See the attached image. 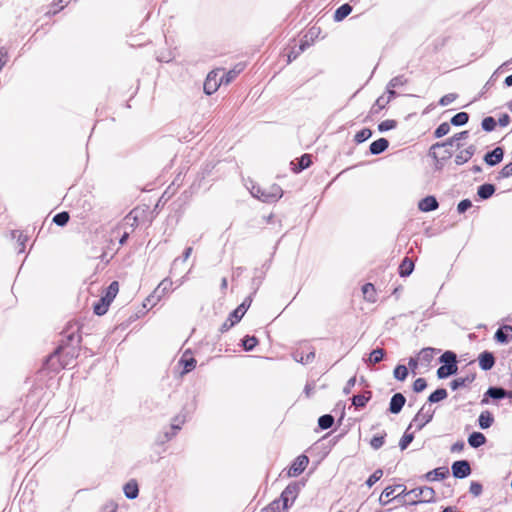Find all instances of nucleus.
<instances>
[{
    "label": "nucleus",
    "instance_id": "nucleus-4",
    "mask_svg": "<svg viewBox=\"0 0 512 512\" xmlns=\"http://www.w3.org/2000/svg\"><path fill=\"white\" fill-rule=\"evenodd\" d=\"M252 303V295H249L244 299V301L234 309L225 320V322L220 327V332L224 333L231 329L235 324H237L242 317L245 315L246 311L250 307Z\"/></svg>",
    "mask_w": 512,
    "mask_h": 512
},
{
    "label": "nucleus",
    "instance_id": "nucleus-44",
    "mask_svg": "<svg viewBox=\"0 0 512 512\" xmlns=\"http://www.w3.org/2000/svg\"><path fill=\"white\" fill-rule=\"evenodd\" d=\"M497 125V121L492 116L483 118L481 127L485 132H492Z\"/></svg>",
    "mask_w": 512,
    "mask_h": 512
},
{
    "label": "nucleus",
    "instance_id": "nucleus-63",
    "mask_svg": "<svg viewBox=\"0 0 512 512\" xmlns=\"http://www.w3.org/2000/svg\"><path fill=\"white\" fill-rule=\"evenodd\" d=\"M385 94V99L387 100L388 103L398 96L397 92L395 91V88H390L388 84L386 86Z\"/></svg>",
    "mask_w": 512,
    "mask_h": 512
},
{
    "label": "nucleus",
    "instance_id": "nucleus-9",
    "mask_svg": "<svg viewBox=\"0 0 512 512\" xmlns=\"http://www.w3.org/2000/svg\"><path fill=\"white\" fill-rule=\"evenodd\" d=\"M282 195V188L277 184H273L267 188H264L262 194L258 195V199L261 200L262 202L272 203L279 200L282 197Z\"/></svg>",
    "mask_w": 512,
    "mask_h": 512
},
{
    "label": "nucleus",
    "instance_id": "nucleus-60",
    "mask_svg": "<svg viewBox=\"0 0 512 512\" xmlns=\"http://www.w3.org/2000/svg\"><path fill=\"white\" fill-rule=\"evenodd\" d=\"M472 207V202L471 200L469 199H463L461 200L458 205H457V211L458 213H464L466 212L469 208Z\"/></svg>",
    "mask_w": 512,
    "mask_h": 512
},
{
    "label": "nucleus",
    "instance_id": "nucleus-17",
    "mask_svg": "<svg viewBox=\"0 0 512 512\" xmlns=\"http://www.w3.org/2000/svg\"><path fill=\"white\" fill-rule=\"evenodd\" d=\"M450 472L447 467H438L426 473L424 478L427 481L443 480L449 476Z\"/></svg>",
    "mask_w": 512,
    "mask_h": 512
},
{
    "label": "nucleus",
    "instance_id": "nucleus-45",
    "mask_svg": "<svg viewBox=\"0 0 512 512\" xmlns=\"http://www.w3.org/2000/svg\"><path fill=\"white\" fill-rule=\"evenodd\" d=\"M387 104H388V102L385 99V94L381 95L380 97L377 98L374 105L372 106L371 113L378 114L382 109H384L386 107Z\"/></svg>",
    "mask_w": 512,
    "mask_h": 512
},
{
    "label": "nucleus",
    "instance_id": "nucleus-13",
    "mask_svg": "<svg viewBox=\"0 0 512 512\" xmlns=\"http://www.w3.org/2000/svg\"><path fill=\"white\" fill-rule=\"evenodd\" d=\"M405 403H406L405 396L402 393L397 392L390 399L388 411L391 414H399L401 412V410L403 409Z\"/></svg>",
    "mask_w": 512,
    "mask_h": 512
},
{
    "label": "nucleus",
    "instance_id": "nucleus-12",
    "mask_svg": "<svg viewBox=\"0 0 512 512\" xmlns=\"http://www.w3.org/2000/svg\"><path fill=\"white\" fill-rule=\"evenodd\" d=\"M173 282L169 278L163 279L153 293L147 298L148 302L152 300L159 301L168 291L171 290Z\"/></svg>",
    "mask_w": 512,
    "mask_h": 512
},
{
    "label": "nucleus",
    "instance_id": "nucleus-15",
    "mask_svg": "<svg viewBox=\"0 0 512 512\" xmlns=\"http://www.w3.org/2000/svg\"><path fill=\"white\" fill-rule=\"evenodd\" d=\"M479 366L482 370L488 371L495 365V357L492 352L483 351L478 357Z\"/></svg>",
    "mask_w": 512,
    "mask_h": 512
},
{
    "label": "nucleus",
    "instance_id": "nucleus-16",
    "mask_svg": "<svg viewBox=\"0 0 512 512\" xmlns=\"http://www.w3.org/2000/svg\"><path fill=\"white\" fill-rule=\"evenodd\" d=\"M476 146L475 145H469L466 149L461 150L456 156H455V163L457 165H463L464 163L468 162L473 155L476 153Z\"/></svg>",
    "mask_w": 512,
    "mask_h": 512
},
{
    "label": "nucleus",
    "instance_id": "nucleus-37",
    "mask_svg": "<svg viewBox=\"0 0 512 512\" xmlns=\"http://www.w3.org/2000/svg\"><path fill=\"white\" fill-rule=\"evenodd\" d=\"M110 306V303L105 300V298H100L94 305H93V312L98 315L102 316L106 314L108 311V308Z\"/></svg>",
    "mask_w": 512,
    "mask_h": 512
},
{
    "label": "nucleus",
    "instance_id": "nucleus-28",
    "mask_svg": "<svg viewBox=\"0 0 512 512\" xmlns=\"http://www.w3.org/2000/svg\"><path fill=\"white\" fill-rule=\"evenodd\" d=\"M384 356H385L384 349L376 348L371 351L368 359H364V361L367 365H375L377 363H380L383 360Z\"/></svg>",
    "mask_w": 512,
    "mask_h": 512
},
{
    "label": "nucleus",
    "instance_id": "nucleus-24",
    "mask_svg": "<svg viewBox=\"0 0 512 512\" xmlns=\"http://www.w3.org/2000/svg\"><path fill=\"white\" fill-rule=\"evenodd\" d=\"M487 442L485 435L481 432L474 431L468 436V444L472 448H479Z\"/></svg>",
    "mask_w": 512,
    "mask_h": 512
},
{
    "label": "nucleus",
    "instance_id": "nucleus-35",
    "mask_svg": "<svg viewBox=\"0 0 512 512\" xmlns=\"http://www.w3.org/2000/svg\"><path fill=\"white\" fill-rule=\"evenodd\" d=\"M412 427H413V424L410 423L409 426L407 427L406 431L404 432V435L402 436V438L399 441V447L402 451L405 450L410 445V443L414 440V433L409 432Z\"/></svg>",
    "mask_w": 512,
    "mask_h": 512
},
{
    "label": "nucleus",
    "instance_id": "nucleus-1",
    "mask_svg": "<svg viewBox=\"0 0 512 512\" xmlns=\"http://www.w3.org/2000/svg\"><path fill=\"white\" fill-rule=\"evenodd\" d=\"M78 331L79 326L77 323L69 324L63 331V339H61L55 350L45 360V366L48 370L57 372L60 369H64L78 357L79 345L82 339Z\"/></svg>",
    "mask_w": 512,
    "mask_h": 512
},
{
    "label": "nucleus",
    "instance_id": "nucleus-18",
    "mask_svg": "<svg viewBox=\"0 0 512 512\" xmlns=\"http://www.w3.org/2000/svg\"><path fill=\"white\" fill-rule=\"evenodd\" d=\"M512 337V326L504 325L497 329L494 338L498 343L506 344Z\"/></svg>",
    "mask_w": 512,
    "mask_h": 512
},
{
    "label": "nucleus",
    "instance_id": "nucleus-27",
    "mask_svg": "<svg viewBox=\"0 0 512 512\" xmlns=\"http://www.w3.org/2000/svg\"><path fill=\"white\" fill-rule=\"evenodd\" d=\"M124 494L128 499H135L138 497L139 494V488L138 484L135 480H130L124 485Z\"/></svg>",
    "mask_w": 512,
    "mask_h": 512
},
{
    "label": "nucleus",
    "instance_id": "nucleus-32",
    "mask_svg": "<svg viewBox=\"0 0 512 512\" xmlns=\"http://www.w3.org/2000/svg\"><path fill=\"white\" fill-rule=\"evenodd\" d=\"M352 9V6L348 3L341 5L334 13V20L336 22L344 20L352 12Z\"/></svg>",
    "mask_w": 512,
    "mask_h": 512
},
{
    "label": "nucleus",
    "instance_id": "nucleus-42",
    "mask_svg": "<svg viewBox=\"0 0 512 512\" xmlns=\"http://www.w3.org/2000/svg\"><path fill=\"white\" fill-rule=\"evenodd\" d=\"M408 373V368L402 364H398L393 371L394 378L399 381H404L407 378Z\"/></svg>",
    "mask_w": 512,
    "mask_h": 512
},
{
    "label": "nucleus",
    "instance_id": "nucleus-41",
    "mask_svg": "<svg viewBox=\"0 0 512 512\" xmlns=\"http://www.w3.org/2000/svg\"><path fill=\"white\" fill-rule=\"evenodd\" d=\"M258 344V339L255 336L246 335L242 339V346L245 351H252Z\"/></svg>",
    "mask_w": 512,
    "mask_h": 512
},
{
    "label": "nucleus",
    "instance_id": "nucleus-2",
    "mask_svg": "<svg viewBox=\"0 0 512 512\" xmlns=\"http://www.w3.org/2000/svg\"><path fill=\"white\" fill-rule=\"evenodd\" d=\"M439 362L442 365L437 369V377L439 379H446L452 375L457 374V355L455 352L447 350L440 357Z\"/></svg>",
    "mask_w": 512,
    "mask_h": 512
},
{
    "label": "nucleus",
    "instance_id": "nucleus-6",
    "mask_svg": "<svg viewBox=\"0 0 512 512\" xmlns=\"http://www.w3.org/2000/svg\"><path fill=\"white\" fill-rule=\"evenodd\" d=\"M468 135H469L468 131H461L459 133H456L454 136L446 139L445 141L437 142V143L433 144L430 147L429 156H431L434 159H437V154L435 153V149L453 146L454 144H456L457 149H459L461 147L460 141L466 139L468 137Z\"/></svg>",
    "mask_w": 512,
    "mask_h": 512
},
{
    "label": "nucleus",
    "instance_id": "nucleus-53",
    "mask_svg": "<svg viewBox=\"0 0 512 512\" xmlns=\"http://www.w3.org/2000/svg\"><path fill=\"white\" fill-rule=\"evenodd\" d=\"M264 511L265 512H281V511H283V509H282V501H280L279 498L273 500L270 504H268L264 508Z\"/></svg>",
    "mask_w": 512,
    "mask_h": 512
},
{
    "label": "nucleus",
    "instance_id": "nucleus-29",
    "mask_svg": "<svg viewBox=\"0 0 512 512\" xmlns=\"http://www.w3.org/2000/svg\"><path fill=\"white\" fill-rule=\"evenodd\" d=\"M372 393L371 391H366L365 394H358L352 397V405L355 408H363L366 406L368 401L371 399Z\"/></svg>",
    "mask_w": 512,
    "mask_h": 512
},
{
    "label": "nucleus",
    "instance_id": "nucleus-52",
    "mask_svg": "<svg viewBox=\"0 0 512 512\" xmlns=\"http://www.w3.org/2000/svg\"><path fill=\"white\" fill-rule=\"evenodd\" d=\"M397 126V121L388 119L384 120L378 124V130L380 132H386L388 130L394 129Z\"/></svg>",
    "mask_w": 512,
    "mask_h": 512
},
{
    "label": "nucleus",
    "instance_id": "nucleus-22",
    "mask_svg": "<svg viewBox=\"0 0 512 512\" xmlns=\"http://www.w3.org/2000/svg\"><path fill=\"white\" fill-rule=\"evenodd\" d=\"M292 357L296 362H299L302 364H308L314 360L315 351L311 350L307 354H304V352L302 350H296L292 353Z\"/></svg>",
    "mask_w": 512,
    "mask_h": 512
},
{
    "label": "nucleus",
    "instance_id": "nucleus-64",
    "mask_svg": "<svg viewBox=\"0 0 512 512\" xmlns=\"http://www.w3.org/2000/svg\"><path fill=\"white\" fill-rule=\"evenodd\" d=\"M355 383H356V377H355V376H353V377H351V378L347 381L346 385L344 386V388H343V393H344L345 395L350 394L351 389L354 387Z\"/></svg>",
    "mask_w": 512,
    "mask_h": 512
},
{
    "label": "nucleus",
    "instance_id": "nucleus-57",
    "mask_svg": "<svg viewBox=\"0 0 512 512\" xmlns=\"http://www.w3.org/2000/svg\"><path fill=\"white\" fill-rule=\"evenodd\" d=\"M427 387V382L424 378H417L413 383V391L420 393Z\"/></svg>",
    "mask_w": 512,
    "mask_h": 512
},
{
    "label": "nucleus",
    "instance_id": "nucleus-36",
    "mask_svg": "<svg viewBox=\"0 0 512 512\" xmlns=\"http://www.w3.org/2000/svg\"><path fill=\"white\" fill-rule=\"evenodd\" d=\"M447 396H448V393L445 388H438L429 395L428 402L431 404L438 403V402L446 399Z\"/></svg>",
    "mask_w": 512,
    "mask_h": 512
},
{
    "label": "nucleus",
    "instance_id": "nucleus-51",
    "mask_svg": "<svg viewBox=\"0 0 512 512\" xmlns=\"http://www.w3.org/2000/svg\"><path fill=\"white\" fill-rule=\"evenodd\" d=\"M241 71V68H239L238 70L236 68L230 70L229 72H227L226 74H224L220 80V84L222 83H225V84H229L230 82H232L236 76L238 75V73H240Z\"/></svg>",
    "mask_w": 512,
    "mask_h": 512
},
{
    "label": "nucleus",
    "instance_id": "nucleus-5",
    "mask_svg": "<svg viewBox=\"0 0 512 512\" xmlns=\"http://www.w3.org/2000/svg\"><path fill=\"white\" fill-rule=\"evenodd\" d=\"M300 491V484L298 482H291L287 485V487L282 491L279 499L282 501V509L283 511H287L296 500L298 493Z\"/></svg>",
    "mask_w": 512,
    "mask_h": 512
},
{
    "label": "nucleus",
    "instance_id": "nucleus-10",
    "mask_svg": "<svg viewBox=\"0 0 512 512\" xmlns=\"http://www.w3.org/2000/svg\"><path fill=\"white\" fill-rule=\"evenodd\" d=\"M451 472L453 477L464 479L471 474L472 470L468 460H457L452 463Z\"/></svg>",
    "mask_w": 512,
    "mask_h": 512
},
{
    "label": "nucleus",
    "instance_id": "nucleus-62",
    "mask_svg": "<svg viewBox=\"0 0 512 512\" xmlns=\"http://www.w3.org/2000/svg\"><path fill=\"white\" fill-rule=\"evenodd\" d=\"M117 508L118 505L115 502L109 501L102 506L101 512H116Z\"/></svg>",
    "mask_w": 512,
    "mask_h": 512
},
{
    "label": "nucleus",
    "instance_id": "nucleus-55",
    "mask_svg": "<svg viewBox=\"0 0 512 512\" xmlns=\"http://www.w3.org/2000/svg\"><path fill=\"white\" fill-rule=\"evenodd\" d=\"M383 476V470L377 469L374 471L372 475L369 476V478L366 480V485L368 487H372L377 481L381 479Z\"/></svg>",
    "mask_w": 512,
    "mask_h": 512
},
{
    "label": "nucleus",
    "instance_id": "nucleus-61",
    "mask_svg": "<svg viewBox=\"0 0 512 512\" xmlns=\"http://www.w3.org/2000/svg\"><path fill=\"white\" fill-rule=\"evenodd\" d=\"M512 176V162L506 164L499 172L500 178H508Z\"/></svg>",
    "mask_w": 512,
    "mask_h": 512
},
{
    "label": "nucleus",
    "instance_id": "nucleus-48",
    "mask_svg": "<svg viewBox=\"0 0 512 512\" xmlns=\"http://www.w3.org/2000/svg\"><path fill=\"white\" fill-rule=\"evenodd\" d=\"M450 131V123L443 122L441 123L434 131V137L435 138H441L445 135H447Z\"/></svg>",
    "mask_w": 512,
    "mask_h": 512
},
{
    "label": "nucleus",
    "instance_id": "nucleus-56",
    "mask_svg": "<svg viewBox=\"0 0 512 512\" xmlns=\"http://www.w3.org/2000/svg\"><path fill=\"white\" fill-rule=\"evenodd\" d=\"M437 350L434 349V348H430V347H427V348H423L421 351H420V357L422 359V361L424 362H430L433 358V354L436 352Z\"/></svg>",
    "mask_w": 512,
    "mask_h": 512
},
{
    "label": "nucleus",
    "instance_id": "nucleus-19",
    "mask_svg": "<svg viewBox=\"0 0 512 512\" xmlns=\"http://www.w3.org/2000/svg\"><path fill=\"white\" fill-rule=\"evenodd\" d=\"M439 203L434 196H426L421 199L418 204V208L423 212L434 211L438 208Z\"/></svg>",
    "mask_w": 512,
    "mask_h": 512
},
{
    "label": "nucleus",
    "instance_id": "nucleus-21",
    "mask_svg": "<svg viewBox=\"0 0 512 512\" xmlns=\"http://www.w3.org/2000/svg\"><path fill=\"white\" fill-rule=\"evenodd\" d=\"M388 146L389 141L386 138H379L370 144L369 151L372 155H379L383 153Z\"/></svg>",
    "mask_w": 512,
    "mask_h": 512
},
{
    "label": "nucleus",
    "instance_id": "nucleus-46",
    "mask_svg": "<svg viewBox=\"0 0 512 512\" xmlns=\"http://www.w3.org/2000/svg\"><path fill=\"white\" fill-rule=\"evenodd\" d=\"M180 363L183 364V372L182 373H188L195 368L197 361L193 357L185 358L183 356L180 359Z\"/></svg>",
    "mask_w": 512,
    "mask_h": 512
},
{
    "label": "nucleus",
    "instance_id": "nucleus-50",
    "mask_svg": "<svg viewBox=\"0 0 512 512\" xmlns=\"http://www.w3.org/2000/svg\"><path fill=\"white\" fill-rule=\"evenodd\" d=\"M386 433L384 432L382 435H375L370 441V445L374 450L380 449L385 443Z\"/></svg>",
    "mask_w": 512,
    "mask_h": 512
},
{
    "label": "nucleus",
    "instance_id": "nucleus-33",
    "mask_svg": "<svg viewBox=\"0 0 512 512\" xmlns=\"http://www.w3.org/2000/svg\"><path fill=\"white\" fill-rule=\"evenodd\" d=\"M221 85L220 83H217L215 76L212 77V73L208 74L205 82H204V92L207 95L213 94Z\"/></svg>",
    "mask_w": 512,
    "mask_h": 512
},
{
    "label": "nucleus",
    "instance_id": "nucleus-39",
    "mask_svg": "<svg viewBox=\"0 0 512 512\" xmlns=\"http://www.w3.org/2000/svg\"><path fill=\"white\" fill-rule=\"evenodd\" d=\"M334 422L335 419L331 414H324L318 418V426L322 430H327L331 428Z\"/></svg>",
    "mask_w": 512,
    "mask_h": 512
},
{
    "label": "nucleus",
    "instance_id": "nucleus-49",
    "mask_svg": "<svg viewBox=\"0 0 512 512\" xmlns=\"http://www.w3.org/2000/svg\"><path fill=\"white\" fill-rule=\"evenodd\" d=\"M11 235L13 238H16L17 237V241H18V244H19V253H22L24 251V248H25V243L27 241V236H24L21 232H19L18 230H13L11 232Z\"/></svg>",
    "mask_w": 512,
    "mask_h": 512
},
{
    "label": "nucleus",
    "instance_id": "nucleus-23",
    "mask_svg": "<svg viewBox=\"0 0 512 512\" xmlns=\"http://www.w3.org/2000/svg\"><path fill=\"white\" fill-rule=\"evenodd\" d=\"M494 423V416L488 410L482 411L478 417V425L485 430L490 428Z\"/></svg>",
    "mask_w": 512,
    "mask_h": 512
},
{
    "label": "nucleus",
    "instance_id": "nucleus-47",
    "mask_svg": "<svg viewBox=\"0 0 512 512\" xmlns=\"http://www.w3.org/2000/svg\"><path fill=\"white\" fill-rule=\"evenodd\" d=\"M408 79L404 75H398L393 77L389 82L388 85L390 88H398L401 86H404L407 84Z\"/></svg>",
    "mask_w": 512,
    "mask_h": 512
},
{
    "label": "nucleus",
    "instance_id": "nucleus-59",
    "mask_svg": "<svg viewBox=\"0 0 512 512\" xmlns=\"http://www.w3.org/2000/svg\"><path fill=\"white\" fill-rule=\"evenodd\" d=\"M457 98V94L455 93H449V94H446L444 96H442L439 100V105L441 106H447L449 105L450 103H452L453 101H455Z\"/></svg>",
    "mask_w": 512,
    "mask_h": 512
},
{
    "label": "nucleus",
    "instance_id": "nucleus-25",
    "mask_svg": "<svg viewBox=\"0 0 512 512\" xmlns=\"http://www.w3.org/2000/svg\"><path fill=\"white\" fill-rule=\"evenodd\" d=\"M495 185L491 183H485L478 187L477 195L483 200H487L495 193Z\"/></svg>",
    "mask_w": 512,
    "mask_h": 512
},
{
    "label": "nucleus",
    "instance_id": "nucleus-40",
    "mask_svg": "<svg viewBox=\"0 0 512 512\" xmlns=\"http://www.w3.org/2000/svg\"><path fill=\"white\" fill-rule=\"evenodd\" d=\"M70 215L67 211H62L54 215L53 217V223H55L57 226L64 227L69 222Z\"/></svg>",
    "mask_w": 512,
    "mask_h": 512
},
{
    "label": "nucleus",
    "instance_id": "nucleus-14",
    "mask_svg": "<svg viewBox=\"0 0 512 512\" xmlns=\"http://www.w3.org/2000/svg\"><path fill=\"white\" fill-rule=\"evenodd\" d=\"M504 150L502 147H496L484 155V161L489 166H495L503 160Z\"/></svg>",
    "mask_w": 512,
    "mask_h": 512
},
{
    "label": "nucleus",
    "instance_id": "nucleus-20",
    "mask_svg": "<svg viewBox=\"0 0 512 512\" xmlns=\"http://www.w3.org/2000/svg\"><path fill=\"white\" fill-rule=\"evenodd\" d=\"M476 374L469 373L465 377H458L450 382V387L453 391L472 383L475 380Z\"/></svg>",
    "mask_w": 512,
    "mask_h": 512
},
{
    "label": "nucleus",
    "instance_id": "nucleus-34",
    "mask_svg": "<svg viewBox=\"0 0 512 512\" xmlns=\"http://www.w3.org/2000/svg\"><path fill=\"white\" fill-rule=\"evenodd\" d=\"M119 291V284L117 281H113L110 283V285L106 288L104 296L102 298H105L106 301H108L110 304L116 297L117 293Z\"/></svg>",
    "mask_w": 512,
    "mask_h": 512
},
{
    "label": "nucleus",
    "instance_id": "nucleus-58",
    "mask_svg": "<svg viewBox=\"0 0 512 512\" xmlns=\"http://www.w3.org/2000/svg\"><path fill=\"white\" fill-rule=\"evenodd\" d=\"M483 490L482 484L476 481H472L469 487V492L475 496L478 497L481 495Z\"/></svg>",
    "mask_w": 512,
    "mask_h": 512
},
{
    "label": "nucleus",
    "instance_id": "nucleus-26",
    "mask_svg": "<svg viewBox=\"0 0 512 512\" xmlns=\"http://www.w3.org/2000/svg\"><path fill=\"white\" fill-rule=\"evenodd\" d=\"M401 487H402V485H395V486H388V487H386L382 491V493H381V495L379 497L380 504L382 506L387 505L391 501L390 497H394L395 491L397 489L401 488Z\"/></svg>",
    "mask_w": 512,
    "mask_h": 512
},
{
    "label": "nucleus",
    "instance_id": "nucleus-43",
    "mask_svg": "<svg viewBox=\"0 0 512 512\" xmlns=\"http://www.w3.org/2000/svg\"><path fill=\"white\" fill-rule=\"evenodd\" d=\"M372 136V130L369 128H363L356 133L354 141L358 144L365 142Z\"/></svg>",
    "mask_w": 512,
    "mask_h": 512
},
{
    "label": "nucleus",
    "instance_id": "nucleus-38",
    "mask_svg": "<svg viewBox=\"0 0 512 512\" xmlns=\"http://www.w3.org/2000/svg\"><path fill=\"white\" fill-rule=\"evenodd\" d=\"M469 121V114L467 112H458L450 119V124L453 126H463Z\"/></svg>",
    "mask_w": 512,
    "mask_h": 512
},
{
    "label": "nucleus",
    "instance_id": "nucleus-8",
    "mask_svg": "<svg viewBox=\"0 0 512 512\" xmlns=\"http://www.w3.org/2000/svg\"><path fill=\"white\" fill-rule=\"evenodd\" d=\"M491 398L493 400H502L505 398H512V391L506 390L500 386H490L487 391L484 393L483 398L481 400V404H488V399Z\"/></svg>",
    "mask_w": 512,
    "mask_h": 512
},
{
    "label": "nucleus",
    "instance_id": "nucleus-31",
    "mask_svg": "<svg viewBox=\"0 0 512 512\" xmlns=\"http://www.w3.org/2000/svg\"><path fill=\"white\" fill-rule=\"evenodd\" d=\"M311 156L309 154H303L297 159V164L292 168L293 172L299 173L307 169L311 165Z\"/></svg>",
    "mask_w": 512,
    "mask_h": 512
},
{
    "label": "nucleus",
    "instance_id": "nucleus-7",
    "mask_svg": "<svg viewBox=\"0 0 512 512\" xmlns=\"http://www.w3.org/2000/svg\"><path fill=\"white\" fill-rule=\"evenodd\" d=\"M434 416V410L431 407L423 405L420 410L416 413L411 423L416 427V430L420 431L423 427L432 421Z\"/></svg>",
    "mask_w": 512,
    "mask_h": 512
},
{
    "label": "nucleus",
    "instance_id": "nucleus-3",
    "mask_svg": "<svg viewBox=\"0 0 512 512\" xmlns=\"http://www.w3.org/2000/svg\"><path fill=\"white\" fill-rule=\"evenodd\" d=\"M406 496H412L411 499L404 500L408 505H417L435 501V491L429 486L414 488L408 491Z\"/></svg>",
    "mask_w": 512,
    "mask_h": 512
},
{
    "label": "nucleus",
    "instance_id": "nucleus-54",
    "mask_svg": "<svg viewBox=\"0 0 512 512\" xmlns=\"http://www.w3.org/2000/svg\"><path fill=\"white\" fill-rule=\"evenodd\" d=\"M186 421V415L184 414H178L173 418V422L171 424V430H180L182 425Z\"/></svg>",
    "mask_w": 512,
    "mask_h": 512
},
{
    "label": "nucleus",
    "instance_id": "nucleus-11",
    "mask_svg": "<svg viewBox=\"0 0 512 512\" xmlns=\"http://www.w3.org/2000/svg\"><path fill=\"white\" fill-rule=\"evenodd\" d=\"M308 463H309V458L306 455H304V454L299 455L291 464V466L288 470V476L289 477H297L305 470Z\"/></svg>",
    "mask_w": 512,
    "mask_h": 512
},
{
    "label": "nucleus",
    "instance_id": "nucleus-30",
    "mask_svg": "<svg viewBox=\"0 0 512 512\" xmlns=\"http://www.w3.org/2000/svg\"><path fill=\"white\" fill-rule=\"evenodd\" d=\"M413 270L414 262L410 258L405 257L399 265V275L401 277H407L413 272Z\"/></svg>",
    "mask_w": 512,
    "mask_h": 512
}]
</instances>
